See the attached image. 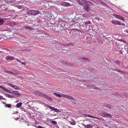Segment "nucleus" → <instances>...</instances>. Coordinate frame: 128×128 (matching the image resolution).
Returning a JSON list of instances; mask_svg holds the SVG:
<instances>
[{
  "label": "nucleus",
  "mask_w": 128,
  "mask_h": 128,
  "mask_svg": "<svg viewBox=\"0 0 128 128\" xmlns=\"http://www.w3.org/2000/svg\"><path fill=\"white\" fill-rule=\"evenodd\" d=\"M14 59V57L12 56H7L5 58V59L7 61L11 60Z\"/></svg>",
  "instance_id": "nucleus-5"
},
{
  "label": "nucleus",
  "mask_w": 128,
  "mask_h": 128,
  "mask_svg": "<svg viewBox=\"0 0 128 128\" xmlns=\"http://www.w3.org/2000/svg\"><path fill=\"white\" fill-rule=\"evenodd\" d=\"M8 97L11 98H14V96L13 95H10V94H8Z\"/></svg>",
  "instance_id": "nucleus-31"
},
{
  "label": "nucleus",
  "mask_w": 128,
  "mask_h": 128,
  "mask_svg": "<svg viewBox=\"0 0 128 128\" xmlns=\"http://www.w3.org/2000/svg\"><path fill=\"white\" fill-rule=\"evenodd\" d=\"M92 4H93L92 3V4H91V5H92Z\"/></svg>",
  "instance_id": "nucleus-54"
},
{
  "label": "nucleus",
  "mask_w": 128,
  "mask_h": 128,
  "mask_svg": "<svg viewBox=\"0 0 128 128\" xmlns=\"http://www.w3.org/2000/svg\"><path fill=\"white\" fill-rule=\"evenodd\" d=\"M119 62L118 60H116L115 61L114 63L116 64H118L119 63Z\"/></svg>",
  "instance_id": "nucleus-33"
},
{
  "label": "nucleus",
  "mask_w": 128,
  "mask_h": 128,
  "mask_svg": "<svg viewBox=\"0 0 128 128\" xmlns=\"http://www.w3.org/2000/svg\"><path fill=\"white\" fill-rule=\"evenodd\" d=\"M34 94L36 95L40 96L42 97H44L45 98H49L48 95L45 94L43 92L39 91H36L35 92Z\"/></svg>",
  "instance_id": "nucleus-1"
},
{
  "label": "nucleus",
  "mask_w": 128,
  "mask_h": 128,
  "mask_svg": "<svg viewBox=\"0 0 128 128\" xmlns=\"http://www.w3.org/2000/svg\"><path fill=\"white\" fill-rule=\"evenodd\" d=\"M124 32H127L128 34V30H125L124 31Z\"/></svg>",
  "instance_id": "nucleus-37"
},
{
  "label": "nucleus",
  "mask_w": 128,
  "mask_h": 128,
  "mask_svg": "<svg viewBox=\"0 0 128 128\" xmlns=\"http://www.w3.org/2000/svg\"><path fill=\"white\" fill-rule=\"evenodd\" d=\"M13 94H14L18 96H20V94L17 91H13L12 92Z\"/></svg>",
  "instance_id": "nucleus-16"
},
{
  "label": "nucleus",
  "mask_w": 128,
  "mask_h": 128,
  "mask_svg": "<svg viewBox=\"0 0 128 128\" xmlns=\"http://www.w3.org/2000/svg\"><path fill=\"white\" fill-rule=\"evenodd\" d=\"M114 16L115 17H116L118 19L122 20L124 21H125V18L122 16L116 14H114Z\"/></svg>",
  "instance_id": "nucleus-2"
},
{
  "label": "nucleus",
  "mask_w": 128,
  "mask_h": 128,
  "mask_svg": "<svg viewBox=\"0 0 128 128\" xmlns=\"http://www.w3.org/2000/svg\"><path fill=\"white\" fill-rule=\"evenodd\" d=\"M26 125L28 126H30V124H27Z\"/></svg>",
  "instance_id": "nucleus-47"
},
{
  "label": "nucleus",
  "mask_w": 128,
  "mask_h": 128,
  "mask_svg": "<svg viewBox=\"0 0 128 128\" xmlns=\"http://www.w3.org/2000/svg\"><path fill=\"white\" fill-rule=\"evenodd\" d=\"M74 0H70V1H71V2H72L73 1H74Z\"/></svg>",
  "instance_id": "nucleus-49"
},
{
  "label": "nucleus",
  "mask_w": 128,
  "mask_h": 128,
  "mask_svg": "<svg viewBox=\"0 0 128 128\" xmlns=\"http://www.w3.org/2000/svg\"><path fill=\"white\" fill-rule=\"evenodd\" d=\"M86 126H87V127H85V128H92L93 126L89 124H87L86 125Z\"/></svg>",
  "instance_id": "nucleus-20"
},
{
  "label": "nucleus",
  "mask_w": 128,
  "mask_h": 128,
  "mask_svg": "<svg viewBox=\"0 0 128 128\" xmlns=\"http://www.w3.org/2000/svg\"><path fill=\"white\" fill-rule=\"evenodd\" d=\"M91 9V7L90 6H87L86 8V11L88 12L90 11Z\"/></svg>",
  "instance_id": "nucleus-17"
},
{
  "label": "nucleus",
  "mask_w": 128,
  "mask_h": 128,
  "mask_svg": "<svg viewBox=\"0 0 128 128\" xmlns=\"http://www.w3.org/2000/svg\"><path fill=\"white\" fill-rule=\"evenodd\" d=\"M22 104L21 102H19L16 105V106L18 108H19L22 105Z\"/></svg>",
  "instance_id": "nucleus-24"
},
{
  "label": "nucleus",
  "mask_w": 128,
  "mask_h": 128,
  "mask_svg": "<svg viewBox=\"0 0 128 128\" xmlns=\"http://www.w3.org/2000/svg\"><path fill=\"white\" fill-rule=\"evenodd\" d=\"M100 4L103 5L104 6L106 4L102 0L99 1Z\"/></svg>",
  "instance_id": "nucleus-26"
},
{
  "label": "nucleus",
  "mask_w": 128,
  "mask_h": 128,
  "mask_svg": "<svg viewBox=\"0 0 128 128\" xmlns=\"http://www.w3.org/2000/svg\"><path fill=\"white\" fill-rule=\"evenodd\" d=\"M12 11H13V12H15V11L14 10H12Z\"/></svg>",
  "instance_id": "nucleus-50"
},
{
  "label": "nucleus",
  "mask_w": 128,
  "mask_h": 128,
  "mask_svg": "<svg viewBox=\"0 0 128 128\" xmlns=\"http://www.w3.org/2000/svg\"><path fill=\"white\" fill-rule=\"evenodd\" d=\"M16 60L18 62H20V63H21L22 64H25L24 62H22L20 60H18V59L16 58Z\"/></svg>",
  "instance_id": "nucleus-29"
},
{
  "label": "nucleus",
  "mask_w": 128,
  "mask_h": 128,
  "mask_svg": "<svg viewBox=\"0 0 128 128\" xmlns=\"http://www.w3.org/2000/svg\"><path fill=\"white\" fill-rule=\"evenodd\" d=\"M121 24L120 25H122L123 26H125V24H124V23H122L121 22Z\"/></svg>",
  "instance_id": "nucleus-38"
},
{
  "label": "nucleus",
  "mask_w": 128,
  "mask_h": 128,
  "mask_svg": "<svg viewBox=\"0 0 128 128\" xmlns=\"http://www.w3.org/2000/svg\"><path fill=\"white\" fill-rule=\"evenodd\" d=\"M51 122L54 125L56 124H57L56 122L54 120H52L51 121Z\"/></svg>",
  "instance_id": "nucleus-27"
},
{
  "label": "nucleus",
  "mask_w": 128,
  "mask_h": 128,
  "mask_svg": "<svg viewBox=\"0 0 128 128\" xmlns=\"http://www.w3.org/2000/svg\"><path fill=\"white\" fill-rule=\"evenodd\" d=\"M5 20L4 18H0V26L4 24Z\"/></svg>",
  "instance_id": "nucleus-9"
},
{
  "label": "nucleus",
  "mask_w": 128,
  "mask_h": 128,
  "mask_svg": "<svg viewBox=\"0 0 128 128\" xmlns=\"http://www.w3.org/2000/svg\"><path fill=\"white\" fill-rule=\"evenodd\" d=\"M126 51L128 53V50H126Z\"/></svg>",
  "instance_id": "nucleus-48"
},
{
  "label": "nucleus",
  "mask_w": 128,
  "mask_h": 128,
  "mask_svg": "<svg viewBox=\"0 0 128 128\" xmlns=\"http://www.w3.org/2000/svg\"><path fill=\"white\" fill-rule=\"evenodd\" d=\"M86 116H88V117H90V118H93L98 119L97 118H96V117L94 116H91L90 115H89L88 114H86Z\"/></svg>",
  "instance_id": "nucleus-22"
},
{
  "label": "nucleus",
  "mask_w": 128,
  "mask_h": 128,
  "mask_svg": "<svg viewBox=\"0 0 128 128\" xmlns=\"http://www.w3.org/2000/svg\"><path fill=\"white\" fill-rule=\"evenodd\" d=\"M58 97L60 98H61V97H62V95L60 94H59Z\"/></svg>",
  "instance_id": "nucleus-44"
},
{
  "label": "nucleus",
  "mask_w": 128,
  "mask_h": 128,
  "mask_svg": "<svg viewBox=\"0 0 128 128\" xmlns=\"http://www.w3.org/2000/svg\"><path fill=\"white\" fill-rule=\"evenodd\" d=\"M67 45L68 46H73L74 45V44L72 43H70V44H67Z\"/></svg>",
  "instance_id": "nucleus-30"
},
{
  "label": "nucleus",
  "mask_w": 128,
  "mask_h": 128,
  "mask_svg": "<svg viewBox=\"0 0 128 128\" xmlns=\"http://www.w3.org/2000/svg\"><path fill=\"white\" fill-rule=\"evenodd\" d=\"M121 41H122V42H124L123 41V40H121Z\"/></svg>",
  "instance_id": "nucleus-51"
},
{
  "label": "nucleus",
  "mask_w": 128,
  "mask_h": 128,
  "mask_svg": "<svg viewBox=\"0 0 128 128\" xmlns=\"http://www.w3.org/2000/svg\"><path fill=\"white\" fill-rule=\"evenodd\" d=\"M11 106V105L10 104H6L5 105V106L6 108H10Z\"/></svg>",
  "instance_id": "nucleus-23"
},
{
  "label": "nucleus",
  "mask_w": 128,
  "mask_h": 128,
  "mask_svg": "<svg viewBox=\"0 0 128 128\" xmlns=\"http://www.w3.org/2000/svg\"><path fill=\"white\" fill-rule=\"evenodd\" d=\"M16 6L18 8L20 9V7H22V6Z\"/></svg>",
  "instance_id": "nucleus-36"
},
{
  "label": "nucleus",
  "mask_w": 128,
  "mask_h": 128,
  "mask_svg": "<svg viewBox=\"0 0 128 128\" xmlns=\"http://www.w3.org/2000/svg\"><path fill=\"white\" fill-rule=\"evenodd\" d=\"M128 47L127 46H125V50H128Z\"/></svg>",
  "instance_id": "nucleus-35"
},
{
  "label": "nucleus",
  "mask_w": 128,
  "mask_h": 128,
  "mask_svg": "<svg viewBox=\"0 0 128 128\" xmlns=\"http://www.w3.org/2000/svg\"><path fill=\"white\" fill-rule=\"evenodd\" d=\"M121 22L118 20H112L111 21L112 23L114 24V25H121Z\"/></svg>",
  "instance_id": "nucleus-3"
},
{
  "label": "nucleus",
  "mask_w": 128,
  "mask_h": 128,
  "mask_svg": "<svg viewBox=\"0 0 128 128\" xmlns=\"http://www.w3.org/2000/svg\"><path fill=\"white\" fill-rule=\"evenodd\" d=\"M78 2L81 5L84 6L85 4L86 1L85 0H78Z\"/></svg>",
  "instance_id": "nucleus-6"
},
{
  "label": "nucleus",
  "mask_w": 128,
  "mask_h": 128,
  "mask_svg": "<svg viewBox=\"0 0 128 128\" xmlns=\"http://www.w3.org/2000/svg\"><path fill=\"white\" fill-rule=\"evenodd\" d=\"M80 16V15L79 14L78 15H76L75 16V18H75V19L74 20H78L79 19H82L80 18L81 17V16L80 17V16Z\"/></svg>",
  "instance_id": "nucleus-10"
},
{
  "label": "nucleus",
  "mask_w": 128,
  "mask_h": 128,
  "mask_svg": "<svg viewBox=\"0 0 128 128\" xmlns=\"http://www.w3.org/2000/svg\"><path fill=\"white\" fill-rule=\"evenodd\" d=\"M68 98H69V99H71V100H75L74 99V98L72 96H68Z\"/></svg>",
  "instance_id": "nucleus-28"
},
{
  "label": "nucleus",
  "mask_w": 128,
  "mask_h": 128,
  "mask_svg": "<svg viewBox=\"0 0 128 128\" xmlns=\"http://www.w3.org/2000/svg\"><path fill=\"white\" fill-rule=\"evenodd\" d=\"M82 16L84 17H86L88 16V15L87 14H84L82 15Z\"/></svg>",
  "instance_id": "nucleus-32"
},
{
  "label": "nucleus",
  "mask_w": 128,
  "mask_h": 128,
  "mask_svg": "<svg viewBox=\"0 0 128 128\" xmlns=\"http://www.w3.org/2000/svg\"><path fill=\"white\" fill-rule=\"evenodd\" d=\"M118 72H120L121 73H123L124 72V71L122 70H118Z\"/></svg>",
  "instance_id": "nucleus-41"
},
{
  "label": "nucleus",
  "mask_w": 128,
  "mask_h": 128,
  "mask_svg": "<svg viewBox=\"0 0 128 128\" xmlns=\"http://www.w3.org/2000/svg\"><path fill=\"white\" fill-rule=\"evenodd\" d=\"M82 125H83V126H84L85 127H87V126H86V125H85V124H84L82 123Z\"/></svg>",
  "instance_id": "nucleus-40"
},
{
  "label": "nucleus",
  "mask_w": 128,
  "mask_h": 128,
  "mask_svg": "<svg viewBox=\"0 0 128 128\" xmlns=\"http://www.w3.org/2000/svg\"><path fill=\"white\" fill-rule=\"evenodd\" d=\"M104 107L106 108H111V106L110 104H107L104 106Z\"/></svg>",
  "instance_id": "nucleus-25"
},
{
  "label": "nucleus",
  "mask_w": 128,
  "mask_h": 128,
  "mask_svg": "<svg viewBox=\"0 0 128 128\" xmlns=\"http://www.w3.org/2000/svg\"><path fill=\"white\" fill-rule=\"evenodd\" d=\"M74 124H72V125H74Z\"/></svg>",
  "instance_id": "nucleus-55"
},
{
  "label": "nucleus",
  "mask_w": 128,
  "mask_h": 128,
  "mask_svg": "<svg viewBox=\"0 0 128 128\" xmlns=\"http://www.w3.org/2000/svg\"><path fill=\"white\" fill-rule=\"evenodd\" d=\"M6 72L8 73L9 74H20V72H18V71L16 72L15 73H13L12 72L8 71H7Z\"/></svg>",
  "instance_id": "nucleus-8"
},
{
  "label": "nucleus",
  "mask_w": 128,
  "mask_h": 128,
  "mask_svg": "<svg viewBox=\"0 0 128 128\" xmlns=\"http://www.w3.org/2000/svg\"><path fill=\"white\" fill-rule=\"evenodd\" d=\"M69 4L68 3L65 2H63L62 3V5L64 6H69Z\"/></svg>",
  "instance_id": "nucleus-13"
},
{
  "label": "nucleus",
  "mask_w": 128,
  "mask_h": 128,
  "mask_svg": "<svg viewBox=\"0 0 128 128\" xmlns=\"http://www.w3.org/2000/svg\"><path fill=\"white\" fill-rule=\"evenodd\" d=\"M47 106L50 109H52L53 110H54L55 112H60V111L58 109H57L54 108V107L52 106Z\"/></svg>",
  "instance_id": "nucleus-4"
},
{
  "label": "nucleus",
  "mask_w": 128,
  "mask_h": 128,
  "mask_svg": "<svg viewBox=\"0 0 128 128\" xmlns=\"http://www.w3.org/2000/svg\"><path fill=\"white\" fill-rule=\"evenodd\" d=\"M38 128H43V127H42L41 126H38Z\"/></svg>",
  "instance_id": "nucleus-45"
},
{
  "label": "nucleus",
  "mask_w": 128,
  "mask_h": 128,
  "mask_svg": "<svg viewBox=\"0 0 128 128\" xmlns=\"http://www.w3.org/2000/svg\"><path fill=\"white\" fill-rule=\"evenodd\" d=\"M80 60H88L89 59L88 58H85L83 56H80L79 58Z\"/></svg>",
  "instance_id": "nucleus-12"
},
{
  "label": "nucleus",
  "mask_w": 128,
  "mask_h": 128,
  "mask_svg": "<svg viewBox=\"0 0 128 128\" xmlns=\"http://www.w3.org/2000/svg\"><path fill=\"white\" fill-rule=\"evenodd\" d=\"M34 10H30L27 12V14H28L34 15Z\"/></svg>",
  "instance_id": "nucleus-14"
},
{
  "label": "nucleus",
  "mask_w": 128,
  "mask_h": 128,
  "mask_svg": "<svg viewBox=\"0 0 128 128\" xmlns=\"http://www.w3.org/2000/svg\"><path fill=\"white\" fill-rule=\"evenodd\" d=\"M66 95V94H62V97H65V96Z\"/></svg>",
  "instance_id": "nucleus-39"
},
{
  "label": "nucleus",
  "mask_w": 128,
  "mask_h": 128,
  "mask_svg": "<svg viewBox=\"0 0 128 128\" xmlns=\"http://www.w3.org/2000/svg\"><path fill=\"white\" fill-rule=\"evenodd\" d=\"M126 14L127 15H128V12H126Z\"/></svg>",
  "instance_id": "nucleus-46"
},
{
  "label": "nucleus",
  "mask_w": 128,
  "mask_h": 128,
  "mask_svg": "<svg viewBox=\"0 0 128 128\" xmlns=\"http://www.w3.org/2000/svg\"><path fill=\"white\" fill-rule=\"evenodd\" d=\"M98 128V127L97 128Z\"/></svg>",
  "instance_id": "nucleus-56"
},
{
  "label": "nucleus",
  "mask_w": 128,
  "mask_h": 128,
  "mask_svg": "<svg viewBox=\"0 0 128 128\" xmlns=\"http://www.w3.org/2000/svg\"><path fill=\"white\" fill-rule=\"evenodd\" d=\"M54 94L56 95V96L57 97H58V96L59 94H57L56 93H54Z\"/></svg>",
  "instance_id": "nucleus-34"
},
{
  "label": "nucleus",
  "mask_w": 128,
  "mask_h": 128,
  "mask_svg": "<svg viewBox=\"0 0 128 128\" xmlns=\"http://www.w3.org/2000/svg\"><path fill=\"white\" fill-rule=\"evenodd\" d=\"M103 115L105 116V117H106L107 118L109 117L110 118H112V116L110 114H108L106 112H104V113Z\"/></svg>",
  "instance_id": "nucleus-11"
},
{
  "label": "nucleus",
  "mask_w": 128,
  "mask_h": 128,
  "mask_svg": "<svg viewBox=\"0 0 128 128\" xmlns=\"http://www.w3.org/2000/svg\"><path fill=\"white\" fill-rule=\"evenodd\" d=\"M25 28L28 29V30H33V28L27 26H25Z\"/></svg>",
  "instance_id": "nucleus-18"
},
{
  "label": "nucleus",
  "mask_w": 128,
  "mask_h": 128,
  "mask_svg": "<svg viewBox=\"0 0 128 128\" xmlns=\"http://www.w3.org/2000/svg\"><path fill=\"white\" fill-rule=\"evenodd\" d=\"M7 85H9L11 87L14 88L16 90H17L19 89L18 87L13 84H8Z\"/></svg>",
  "instance_id": "nucleus-7"
},
{
  "label": "nucleus",
  "mask_w": 128,
  "mask_h": 128,
  "mask_svg": "<svg viewBox=\"0 0 128 128\" xmlns=\"http://www.w3.org/2000/svg\"><path fill=\"white\" fill-rule=\"evenodd\" d=\"M65 96V98H68V96L66 94V95Z\"/></svg>",
  "instance_id": "nucleus-43"
},
{
  "label": "nucleus",
  "mask_w": 128,
  "mask_h": 128,
  "mask_svg": "<svg viewBox=\"0 0 128 128\" xmlns=\"http://www.w3.org/2000/svg\"><path fill=\"white\" fill-rule=\"evenodd\" d=\"M127 46H128V43H127Z\"/></svg>",
  "instance_id": "nucleus-53"
},
{
  "label": "nucleus",
  "mask_w": 128,
  "mask_h": 128,
  "mask_svg": "<svg viewBox=\"0 0 128 128\" xmlns=\"http://www.w3.org/2000/svg\"><path fill=\"white\" fill-rule=\"evenodd\" d=\"M40 12L37 10H34V15L36 16L40 14Z\"/></svg>",
  "instance_id": "nucleus-15"
},
{
  "label": "nucleus",
  "mask_w": 128,
  "mask_h": 128,
  "mask_svg": "<svg viewBox=\"0 0 128 128\" xmlns=\"http://www.w3.org/2000/svg\"><path fill=\"white\" fill-rule=\"evenodd\" d=\"M94 88V89H97L98 88Z\"/></svg>",
  "instance_id": "nucleus-52"
},
{
  "label": "nucleus",
  "mask_w": 128,
  "mask_h": 128,
  "mask_svg": "<svg viewBox=\"0 0 128 128\" xmlns=\"http://www.w3.org/2000/svg\"><path fill=\"white\" fill-rule=\"evenodd\" d=\"M0 88L5 91L9 92L7 89L2 86L0 85Z\"/></svg>",
  "instance_id": "nucleus-19"
},
{
  "label": "nucleus",
  "mask_w": 128,
  "mask_h": 128,
  "mask_svg": "<svg viewBox=\"0 0 128 128\" xmlns=\"http://www.w3.org/2000/svg\"><path fill=\"white\" fill-rule=\"evenodd\" d=\"M84 23L85 24H91L92 23L90 21H87L86 22H84Z\"/></svg>",
  "instance_id": "nucleus-21"
},
{
  "label": "nucleus",
  "mask_w": 128,
  "mask_h": 128,
  "mask_svg": "<svg viewBox=\"0 0 128 128\" xmlns=\"http://www.w3.org/2000/svg\"><path fill=\"white\" fill-rule=\"evenodd\" d=\"M87 86L86 84H84L83 86V87L85 88Z\"/></svg>",
  "instance_id": "nucleus-42"
}]
</instances>
